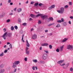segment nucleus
<instances>
[{
	"label": "nucleus",
	"mask_w": 73,
	"mask_h": 73,
	"mask_svg": "<svg viewBox=\"0 0 73 73\" xmlns=\"http://www.w3.org/2000/svg\"><path fill=\"white\" fill-rule=\"evenodd\" d=\"M48 57V55L46 54H43L42 56V58L43 60H45L46 59H47V58Z\"/></svg>",
	"instance_id": "obj_1"
},
{
	"label": "nucleus",
	"mask_w": 73,
	"mask_h": 73,
	"mask_svg": "<svg viewBox=\"0 0 73 73\" xmlns=\"http://www.w3.org/2000/svg\"><path fill=\"white\" fill-rule=\"evenodd\" d=\"M28 49L29 48L27 47H26V51H25V53L27 55H29L30 54V52H29V51L28 50Z\"/></svg>",
	"instance_id": "obj_2"
},
{
	"label": "nucleus",
	"mask_w": 73,
	"mask_h": 73,
	"mask_svg": "<svg viewBox=\"0 0 73 73\" xmlns=\"http://www.w3.org/2000/svg\"><path fill=\"white\" fill-rule=\"evenodd\" d=\"M72 48H73L72 45H69L67 47V49H69V50H72Z\"/></svg>",
	"instance_id": "obj_3"
},
{
	"label": "nucleus",
	"mask_w": 73,
	"mask_h": 73,
	"mask_svg": "<svg viewBox=\"0 0 73 73\" xmlns=\"http://www.w3.org/2000/svg\"><path fill=\"white\" fill-rule=\"evenodd\" d=\"M38 63L40 64H44L45 63V62L42 60H40L38 62Z\"/></svg>",
	"instance_id": "obj_4"
},
{
	"label": "nucleus",
	"mask_w": 73,
	"mask_h": 73,
	"mask_svg": "<svg viewBox=\"0 0 73 73\" xmlns=\"http://www.w3.org/2000/svg\"><path fill=\"white\" fill-rule=\"evenodd\" d=\"M61 13H63L64 12V8L62 7L60 9Z\"/></svg>",
	"instance_id": "obj_5"
},
{
	"label": "nucleus",
	"mask_w": 73,
	"mask_h": 73,
	"mask_svg": "<svg viewBox=\"0 0 73 73\" xmlns=\"http://www.w3.org/2000/svg\"><path fill=\"white\" fill-rule=\"evenodd\" d=\"M7 32H6L2 36V37H3V38L4 39V40H5V39H6V37H5V36H6V35H7Z\"/></svg>",
	"instance_id": "obj_6"
},
{
	"label": "nucleus",
	"mask_w": 73,
	"mask_h": 73,
	"mask_svg": "<svg viewBox=\"0 0 73 73\" xmlns=\"http://www.w3.org/2000/svg\"><path fill=\"white\" fill-rule=\"evenodd\" d=\"M37 35H36L34 34L32 38L33 39H36L37 38Z\"/></svg>",
	"instance_id": "obj_7"
},
{
	"label": "nucleus",
	"mask_w": 73,
	"mask_h": 73,
	"mask_svg": "<svg viewBox=\"0 0 73 73\" xmlns=\"http://www.w3.org/2000/svg\"><path fill=\"white\" fill-rule=\"evenodd\" d=\"M46 17H47V16L46 15H44L41 16V18L42 20H44V19H46Z\"/></svg>",
	"instance_id": "obj_8"
},
{
	"label": "nucleus",
	"mask_w": 73,
	"mask_h": 73,
	"mask_svg": "<svg viewBox=\"0 0 73 73\" xmlns=\"http://www.w3.org/2000/svg\"><path fill=\"white\" fill-rule=\"evenodd\" d=\"M26 42L27 43V44H26V46H27V47H29V46H30V45H29V43H28V40H27L26 41Z\"/></svg>",
	"instance_id": "obj_9"
},
{
	"label": "nucleus",
	"mask_w": 73,
	"mask_h": 73,
	"mask_svg": "<svg viewBox=\"0 0 73 73\" xmlns=\"http://www.w3.org/2000/svg\"><path fill=\"white\" fill-rule=\"evenodd\" d=\"M64 61V60H60V61H58L57 62L58 64H62V62H63Z\"/></svg>",
	"instance_id": "obj_10"
},
{
	"label": "nucleus",
	"mask_w": 73,
	"mask_h": 73,
	"mask_svg": "<svg viewBox=\"0 0 73 73\" xmlns=\"http://www.w3.org/2000/svg\"><path fill=\"white\" fill-rule=\"evenodd\" d=\"M68 40V38H64L63 39V40H62V42H66L67 40Z\"/></svg>",
	"instance_id": "obj_11"
},
{
	"label": "nucleus",
	"mask_w": 73,
	"mask_h": 73,
	"mask_svg": "<svg viewBox=\"0 0 73 73\" xmlns=\"http://www.w3.org/2000/svg\"><path fill=\"white\" fill-rule=\"evenodd\" d=\"M5 71V70L4 69H2L0 70V73H4Z\"/></svg>",
	"instance_id": "obj_12"
},
{
	"label": "nucleus",
	"mask_w": 73,
	"mask_h": 73,
	"mask_svg": "<svg viewBox=\"0 0 73 73\" xmlns=\"http://www.w3.org/2000/svg\"><path fill=\"white\" fill-rule=\"evenodd\" d=\"M22 11V9H21V8H19L17 9L18 12H21Z\"/></svg>",
	"instance_id": "obj_13"
},
{
	"label": "nucleus",
	"mask_w": 73,
	"mask_h": 73,
	"mask_svg": "<svg viewBox=\"0 0 73 73\" xmlns=\"http://www.w3.org/2000/svg\"><path fill=\"white\" fill-rule=\"evenodd\" d=\"M64 45H63V46L60 47V52H62V51L63 50V48H64Z\"/></svg>",
	"instance_id": "obj_14"
},
{
	"label": "nucleus",
	"mask_w": 73,
	"mask_h": 73,
	"mask_svg": "<svg viewBox=\"0 0 73 73\" xmlns=\"http://www.w3.org/2000/svg\"><path fill=\"white\" fill-rule=\"evenodd\" d=\"M8 36L9 37H12V33H8Z\"/></svg>",
	"instance_id": "obj_15"
},
{
	"label": "nucleus",
	"mask_w": 73,
	"mask_h": 73,
	"mask_svg": "<svg viewBox=\"0 0 73 73\" xmlns=\"http://www.w3.org/2000/svg\"><path fill=\"white\" fill-rule=\"evenodd\" d=\"M43 15V14H37L36 15V17H38L39 16H42Z\"/></svg>",
	"instance_id": "obj_16"
},
{
	"label": "nucleus",
	"mask_w": 73,
	"mask_h": 73,
	"mask_svg": "<svg viewBox=\"0 0 73 73\" xmlns=\"http://www.w3.org/2000/svg\"><path fill=\"white\" fill-rule=\"evenodd\" d=\"M30 16H31V17L32 18H34L35 17V15L33 14H31L30 15Z\"/></svg>",
	"instance_id": "obj_17"
},
{
	"label": "nucleus",
	"mask_w": 73,
	"mask_h": 73,
	"mask_svg": "<svg viewBox=\"0 0 73 73\" xmlns=\"http://www.w3.org/2000/svg\"><path fill=\"white\" fill-rule=\"evenodd\" d=\"M16 65H18L19 63H20V62L19 61H15L14 63Z\"/></svg>",
	"instance_id": "obj_18"
},
{
	"label": "nucleus",
	"mask_w": 73,
	"mask_h": 73,
	"mask_svg": "<svg viewBox=\"0 0 73 73\" xmlns=\"http://www.w3.org/2000/svg\"><path fill=\"white\" fill-rule=\"evenodd\" d=\"M24 35H23L22 36V41L23 42H25L24 40H23V39L24 38Z\"/></svg>",
	"instance_id": "obj_19"
},
{
	"label": "nucleus",
	"mask_w": 73,
	"mask_h": 73,
	"mask_svg": "<svg viewBox=\"0 0 73 73\" xmlns=\"http://www.w3.org/2000/svg\"><path fill=\"white\" fill-rule=\"evenodd\" d=\"M16 64L15 63H13V66H12L13 68H16Z\"/></svg>",
	"instance_id": "obj_20"
},
{
	"label": "nucleus",
	"mask_w": 73,
	"mask_h": 73,
	"mask_svg": "<svg viewBox=\"0 0 73 73\" xmlns=\"http://www.w3.org/2000/svg\"><path fill=\"white\" fill-rule=\"evenodd\" d=\"M33 62H35V63L37 62V59H33Z\"/></svg>",
	"instance_id": "obj_21"
},
{
	"label": "nucleus",
	"mask_w": 73,
	"mask_h": 73,
	"mask_svg": "<svg viewBox=\"0 0 73 73\" xmlns=\"http://www.w3.org/2000/svg\"><path fill=\"white\" fill-rule=\"evenodd\" d=\"M4 67V64H2L0 66V69H1Z\"/></svg>",
	"instance_id": "obj_22"
},
{
	"label": "nucleus",
	"mask_w": 73,
	"mask_h": 73,
	"mask_svg": "<svg viewBox=\"0 0 73 73\" xmlns=\"http://www.w3.org/2000/svg\"><path fill=\"white\" fill-rule=\"evenodd\" d=\"M49 20L50 21L51 20V21H53V18L52 17H50L49 19H48V20Z\"/></svg>",
	"instance_id": "obj_23"
},
{
	"label": "nucleus",
	"mask_w": 73,
	"mask_h": 73,
	"mask_svg": "<svg viewBox=\"0 0 73 73\" xmlns=\"http://www.w3.org/2000/svg\"><path fill=\"white\" fill-rule=\"evenodd\" d=\"M4 56V52H2L1 54H0V57H3Z\"/></svg>",
	"instance_id": "obj_24"
},
{
	"label": "nucleus",
	"mask_w": 73,
	"mask_h": 73,
	"mask_svg": "<svg viewBox=\"0 0 73 73\" xmlns=\"http://www.w3.org/2000/svg\"><path fill=\"white\" fill-rule=\"evenodd\" d=\"M11 31H13L14 30V27H13V26H12L11 27Z\"/></svg>",
	"instance_id": "obj_25"
},
{
	"label": "nucleus",
	"mask_w": 73,
	"mask_h": 73,
	"mask_svg": "<svg viewBox=\"0 0 73 73\" xmlns=\"http://www.w3.org/2000/svg\"><path fill=\"white\" fill-rule=\"evenodd\" d=\"M27 24V23H23L22 24L23 25V26H26Z\"/></svg>",
	"instance_id": "obj_26"
},
{
	"label": "nucleus",
	"mask_w": 73,
	"mask_h": 73,
	"mask_svg": "<svg viewBox=\"0 0 73 73\" xmlns=\"http://www.w3.org/2000/svg\"><path fill=\"white\" fill-rule=\"evenodd\" d=\"M51 7L52 8H52H54L55 7V5H51Z\"/></svg>",
	"instance_id": "obj_27"
},
{
	"label": "nucleus",
	"mask_w": 73,
	"mask_h": 73,
	"mask_svg": "<svg viewBox=\"0 0 73 73\" xmlns=\"http://www.w3.org/2000/svg\"><path fill=\"white\" fill-rule=\"evenodd\" d=\"M54 23L50 24L49 25H48V27H50V26H51V25H54Z\"/></svg>",
	"instance_id": "obj_28"
},
{
	"label": "nucleus",
	"mask_w": 73,
	"mask_h": 73,
	"mask_svg": "<svg viewBox=\"0 0 73 73\" xmlns=\"http://www.w3.org/2000/svg\"><path fill=\"white\" fill-rule=\"evenodd\" d=\"M60 66H64V65H65V64L64 63L62 64H60Z\"/></svg>",
	"instance_id": "obj_29"
},
{
	"label": "nucleus",
	"mask_w": 73,
	"mask_h": 73,
	"mask_svg": "<svg viewBox=\"0 0 73 73\" xmlns=\"http://www.w3.org/2000/svg\"><path fill=\"white\" fill-rule=\"evenodd\" d=\"M60 27V24H58L56 26V28H58V27Z\"/></svg>",
	"instance_id": "obj_30"
},
{
	"label": "nucleus",
	"mask_w": 73,
	"mask_h": 73,
	"mask_svg": "<svg viewBox=\"0 0 73 73\" xmlns=\"http://www.w3.org/2000/svg\"><path fill=\"white\" fill-rule=\"evenodd\" d=\"M49 48L50 49H52V46L51 45H49Z\"/></svg>",
	"instance_id": "obj_31"
},
{
	"label": "nucleus",
	"mask_w": 73,
	"mask_h": 73,
	"mask_svg": "<svg viewBox=\"0 0 73 73\" xmlns=\"http://www.w3.org/2000/svg\"><path fill=\"white\" fill-rule=\"evenodd\" d=\"M48 43H44V46H48Z\"/></svg>",
	"instance_id": "obj_32"
},
{
	"label": "nucleus",
	"mask_w": 73,
	"mask_h": 73,
	"mask_svg": "<svg viewBox=\"0 0 73 73\" xmlns=\"http://www.w3.org/2000/svg\"><path fill=\"white\" fill-rule=\"evenodd\" d=\"M18 22L19 23H21V19L20 18H19L18 19Z\"/></svg>",
	"instance_id": "obj_33"
},
{
	"label": "nucleus",
	"mask_w": 73,
	"mask_h": 73,
	"mask_svg": "<svg viewBox=\"0 0 73 73\" xmlns=\"http://www.w3.org/2000/svg\"><path fill=\"white\" fill-rule=\"evenodd\" d=\"M44 52H46V53H48V50H44Z\"/></svg>",
	"instance_id": "obj_34"
},
{
	"label": "nucleus",
	"mask_w": 73,
	"mask_h": 73,
	"mask_svg": "<svg viewBox=\"0 0 73 73\" xmlns=\"http://www.w3.org/2000/svg\"><path fill=\"white\" fill-rule=\"evenodd\" d=\"M38 23L39 24H41V21H40V20H39L38 21Z\"/></svg>",
	"instance_id": "obj_35"
},
{
	"label": "nucleus",
	"mask_w": 73,
	"mask_h": 73,
	"mask_svg": "<svg viewBox=\"0 0 73 73\" xmlns=\"http://www.w3.org/2000/svg\"><path fill=\"white\" fill-rule=\"evenodd\" d=\"M38 5V3H36L35 4V6H37V5Z\"/></svg>",
	"instance_id": "obj_36"
},
{
	"label": "nucleus",
	"mask_w": 73,
	"mask_h": 73,
	"mask_svg": "<svg viewBox=\"0 0 73 73\" xmlns=\"http://www.w3.org/2000/svg\"><path fill=\"white\" fill-rule=\"evenodd\" d=\"M14 28L15 29H17L18 27H17V26H14Z\"/></svg>",
	"instance_id": "obj_37"
},
{
	"label": "nucleus",
	"mask_w": 73,
	"mask_h": 73,
	"mask_svg": "<svg viewBox=\"0 0 73 73\" xmlns=\"http://www.w3.org/2000/svg\"><path fill=\"white\" fill-rule=\"evenodd\" d=\"M63 25L64 26H66V23L65 22L63 23Z\"/></svg>",
	"instance_id": "obj_38"
},
{
	"label": "nucleus",
	"mask_w": 73,
	"mask_h": 73,
	"mask_svg": "<svg viewBox=\"0 0 73 73\" xmlns=\"http://www.w3.org/2000/svg\"><path fill=\"white\" fill-rule=\"evenodd\" d=\"M56 51L57 52H59L60 51V50H59V49L58 48H57L56 50Z\"/></svg>",
	"instance_id": "obj_39"
},
{
	"label": "nucleus",
	"mask_w": 73,
	"mask_h": 73,
	"mask_svg": "<svg viewBox=\"0 0 73 73\" xmlns=\"http://www.w3.org/2000/svg\"><path fill=\"white\" fill-rule=\"evenodd\" d=\"M9 46H10V48L12 49V44H10L9 45Z\"/></svg>",
	"instance_id": "obj_40"
},
{
	"label": "nucleus",
	"mask_w": 73,
	"mask_h": 73,
	"mask_svg": "<svg viewBox=\"0 0 73 73\" xmlns=\"http://www.w3.org/2000/svg\"><path fill=\"white\" fill-rule=\"evenodd\" d=\"M28 60V59H27V58L25 57V61H27Z\"/></svg>",
	"instance_id": "obj_41"
},
{
	"label": "nucleus",
	"mask_w": 73,
	"mask_h": 73,
	"mask_svg": "<svg viewBox=\"0 0 73 73\" xmlns=\"http://www.w3.org/2000/svg\"><path fill=\"white\" fill-rule=\"evenodd\" d=\"M7 52H8V50H5L4 51V53H7Z\"/></svg>",
	"instance_id": "obj_42"
},
{
	"label": "nucleus",
	"mask_w": 73,
	"mask_h": 73,
	"mask_svg": "<svg viewBox=\"0 0 73 73\" xmlns=\"http://www.w3.org/2000/svg\"><path fill=\"white\" fill-rule=\"evenodd\" d=\"M70 64H69V63H67L66 64V66L67 67H68V66H69V65Z\"/></svg>",
	"instance_id": "obj_43"
},
{
	"label": "nucleus",
	"mask_w": 73,
	"mask_h": 73,
	"mask_svg": "<svg viewBox=\"0 0 73 73\" xmlns=\"http://www.w3.org/2000/svg\"><path fill=\"white\" fill-rule=\"evenodd\" d=\"M40 28H38L37 29V31L38 32L40 31Z\"/></svg>",
	"instance_id": "obj_44"
},
{
	"label": "nucleus",
	"mask_w": 73,
	"mask_h": 73,
	"mask_svg": "<svg viewBox=\"0 0 73 73\" xmlns=\"http://www.w3.org/2000/svg\"><path fill=\"white\" fill-rule=\"evenodd\" d=\"M61 22H64V19L63 18H62L61 19Z\"/></svg>",
	"instance_id": "obj_45"
},
{
	"label": "nucleus",
	"mask_w": 73,
	"mask_h": 73,
	"mask_svg": "<svg viewBox=\"0 0 73 73\" xmlns=\"http://www.w3.org/2000/svg\"><path fill=\"white\" fill-rule=\"evenodd\" d=\"M10 21V19H8L6 21L7 23H9Z\"/></svg>",
	"instance_id": "obj_46"
},
{
	"label": "nucleus",
	"mask_w": 73,
	"mask_h": 73,
	"mask_svg": "<svg viewBox=\"0 0 73 73\" xmlns=\"http://www.w3.org/2000/svg\"><path fill=\"white\" fill-rule=\"evenodd\" d=\"M68 5H66L65 6L64 8H65L67 9L68 8Z\"/></svg>",
	"instance_id": "obj_47"
},
{
	"label": "nucleus",
	"mask_w": 73,
	"mask_h": 73,
	"mask_svg": "<svg viewBox=\"0 0 73 73\" xmlns=\"http://www.w3.org/2000/svg\"><path fill=\"white\" fill-rule=\"evenodd\" d=\"M41 46H45V44H44V43L41 44Z\"/></svg>",
	"instance_id": "obj_48"
},
{
	"label": "nucleus",
	"mask_w": 73,
	"mask_h": 73,
	"mask_svg": "<svg viewBox=\"0 0 73 73\" xmlns=\"http://www.w3.org/2000/svg\"><path fill=\"white\" fill-rule=\"evenodd\" d=\"M58 23H61V20H58L57 21Z\"/></svg>",
	"instance_id": "obj_49"
},
{
	"label": "nucleus",
	"mask_w": 73,
	"mask_h": 73,
	"mask_svg": "<svg viewBox=\"0 0 73 73\" xmlns=\"http://www.w3.org/2000/svg\"><path fill=\"white\" fill-rule=\"evenodd\" d=\"M32 69L33 70H35V66H33L32 67Z\"/></svg>",
	"instance_id": "obj_50"
},
{
	"label": "nucleus",
	"mask_w": 73,
	"mask_h": 73,
	"mask_svg": "<svg viewBox=\"0 0 73 73\" xmlns=\"http://www.w3.org/2000/svg\"><path fill=\"white\" fill-rule=\"evenodd\" d=\"M17 70V69L16 68H15V70H14V72H16Z\"/></svg>",
	"instance_id": "obj_51"
},
{
	"label": "nucleus",
	"mask_w": 73,
	"mask_h": 73,
	"mask_svg": "<svg viewBox=\"0 0 73 73\" xmlns=\"http://www.w3.org/2000/svg\"><path fill=\"white\" fill-rule=\"evenodd\" d=\"M11 2V0H8V3H10Z\"/></svg>",
	"instance_id": "obj_52"
},
{
	"label": "nucleus",
	"mask_w": 73,
	"mask_h": 73,
	"mask_svg": "<svg viewBox=\"0 0 73 73\" xmlns=\"http://www.w3.org/2000/svg\"><path fill=\"white\" fill-rule=\"evenodd\" d=\"M72 3L71 2H69V4L70 5H72Z\"/></svg>",
	"instance_id": "obj_53"
},
{
	"label": "nucleus",
	"mask_w": 73,
	"mask_h": 73,
	"mask_svg": "<svg viewBox=\"0 0 73 73\" xmlns=\"http://www.w3.org/2000/svg\"><path fill=\"white\" fill-rule=\"evenodd\" d=\"M42 4L41 3H39V6L40 7H41V6H42Z\"/></svg>",
	"instance_id": "obj_54"
},
{
	"label": "nucleus",
	"mask_w": 73,
	"mask_h": 73,
	"mask_svg": "<svg viewBox=\"0 0 73 73\" xmlns=\"http://www.w3.org/2000/svg\"><path fill=\"white\" fill-rule=\"evenodd\" d=\"M52 9V7H49L48 8V9L49 10H50L51 9Z\"/></svg>",
	"instance_id": "obj_55"
},
{
	"label": "nucleus",
	"mask_w": 73,
	"mask_h": 73,
	"mask_svg": "<svg viewBox=\"0 0 73 73\" xmlns=\"http://www.w3.org/2000/svg\"><path fill=\"white\" fill-rule=\"evenodd\" d=\"M73 68H71L70 69V71H73Z\"/></svg>",
	"instance_id": "obj_56"
},
{
	"label": "nucleus",
	"mask_w": 73,
	"mask_h": 73,
	"mask_svg": "<svg viewBox=\"0 0 73 73\" xmlns=\"http://www.w3.org/2000/svg\"><path fill=\"white\" fill-rule=\"evenodd\" d=\"M57 11L58 13H61V11H60V10H57Z\"/></svg>",
	"instance_id": "obj_57"
},
{
	"label": "nucleus",
	"mask_w": 73,
	"mask_h": 73,
	"mask_svg": "<svg viewBox=\"0 0 73 73\" xmlns=\"http://www.w3.org/2000/svg\"><path fill=\"white\" fill-rule=\"evenodd\" d=\"M45 32H48V30H46L44 31Z\"/></svg>",
	"instance_id": "obj_58"
},
{
	"label": "nucleus",
	"mask_w": 73,
	"mask_h": 73,
	"mask_svg": "<svg viewBox=\"0 0 73 73\" xmlns=\"http://www.w3.org/2000/svg\"><path fill=\"white\" fill-rule=\"evenodd\" d=\"M33 20V19H32L31 18H30V19H29V21H31L32 20Z\"/></svg>",
	"instance_id": "obj_59"
},
{
	"label": "nucleus",
	"mask_w": 73,
	"mask_h": 73,
	"mask_svg": "<svg viewBox=\"0 0 73 73\" xmlns=\"http://www.w3.org/2000/svg\"><path fill=\"white\" fill-rule=\"evenodd\" d=\"M16 9H17V8H14V11H16Z\"/></svg>",
	"instance_id": "obj_60"
},
{
	"label": "nucleus",
	"mask_w": 73,
	"mask_h": 73,
	"mask_svg": "<svg viewBox=\"0 0 73 73\" xmlns=\"http://www.w3.org/2000/svg\"><path fill=\"white\" fill-rule=\"evenodd\" d=\"M3 31L4 32H6V29H3Z\"/></svg>",
	"instance_id": "obj_61"
},
{
	"label": "nucleus",
	"mask_w": 73,
	"mask_h": 73,
	"mask_svg": "<svg viewBox=\"0 0 73 73\" xmlns=\"http://www.w3.org/2000/svg\"><path fill=\"white\" fill-rule=\"evenodd\" d=\"M70 19H73V16H71L70 17Z\"/></svg>",
	"instance_id": "obj_62"
},
{
	"label": "nucleus",
	"mask_w": 73,
	"mask_h": 73,
	"mask_svg": "<svg viewBox=\"0 0 73 73\" xmlns=\"http://www.w3.org/2000/svg\"><path fill=\"white\" fill-rule=\"evenodd\" d=\"M9 15H13V13H11L9 14Z\"/></svg>",
	"instance_id": "obj_63"
},
{
	"label": "nucleus",
	"mask_w": 73,
	"mask_h": 73,
	"mask_svg": "<svg viewBox=\"0 0 73 73\" xmlns=\"http://www.w3.org/2000/svg\"><path fill=\"white\" fill-rule=\"evenodd\" d=\"M34 2H31V4H34Z\"/></svg>",
	"instance_id": "obj_64"
}]
</instances>
